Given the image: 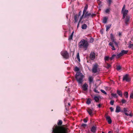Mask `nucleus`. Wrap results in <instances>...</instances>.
Masks as SVG:
<instances>
[{
  "label": "nucleus",
  "mask_w": 133,
  "mask_h": 133,
  "mask_svg": "<svg viewBox=\"0 0 133 133\" xmlns=\"http://www.w3.org/2000/svg\"><path fill=\"white\" fill-rule=\"evenodd\" d=\"M62 123V120H58L57 125H55L52 128L53 133H68V129L61 126Z\"/></svg>",
  "instance_id": "nucleus-1"
},
{
  "label": "nucleus",
  "mask_w": 133,
  "mask_h": 133,
  "mask_svg": "<svg viewBox=\"0 0 133 133\" xmlns=\"http://www.w3.org/2000/svg\"><path fill=\"white\" fill-rule=\"evenodd\" d=\"M89 45L88 42L84 39L81 40L78 44V46L81 48L83 49L84 50H86Z\"/></svg>",
  "instance_id": "nucleus-2"
},
{
  "label": "nucleus",
  "mask_w": 133,
  "mask_h": 133,
  "mask_svg": "<svg viewBox=\"0 0 133 133\" xmlns=\"http://www.w3.org/2000/svg\"><path fill=\"white\" fill-rule=\"evenodd\" d=\"M84 75L80 72H77L75 75V77L77 81L79 84H81L84 81Z\"/></svg>",
  "instance_id": "nucleus-3"
},
{
  "label": "nucleus",
  "mask_w": 133,
  "mask_h": 133,
  "mask_svg": "<svg viewBox=\"0 0 133 133\" xmlns=\"http://www.w3.org/2000/svg\"><path fill=\"white\" fill-rule=\"evenodd\" d=\"M123 112L127 116H129L130 117L133 116V114L131 113V112L127 108H123Z\"/></svg>",
  "instance_id": "nucleus-4"
},
{
  "label": "nucleus",
  "mask_w": 133,
  "mask_h": 133,
  "mask_svg": "<svg viewBox=\"0 0 133 133\" xmlns=\"http://www.w3.org/2000/svg\"><path fill=\"white\" fill-rule=\"evenodd\" d=\"M98 65L97 63H95L93 65L92 68V72L93 73H95L98 71Z\"/></svg>",
  "instance_id": "nucleus-5"
},
{
  "label": "nucleus",
  "mask_w": 133,
  "mask_h": 133,
  "mask_svg": "<svg viewBox=\"0 0 133 133\" xmlns=\"http://www.w3.org/2000/svg\"><path fill=\"white\" fill-rule=\"evenodd\" d=\"M128 52V50H122L121 52L117 55L116 58H118L121 57L123 56L124 55L127 54Z\"/></svg>",
  "instance_id": "nucleus-6"
},
{
  "label": "nucleus",
  "mask_w": 133,
  "mask_h": 133,
  "mask_svg": "<svg viewBox=\"0 0 133 133\" xmlns=\"http://www.w3.org/2000/svg\"><path fill=\"white\" fill-rule=\"evenodd\" d=\"M131 80V78L129 75L127 74L124 75L123 77V81H126L127 82H129Z\"/></svg>",
  "instance_id": "nucleus-7"
},
{
  "label": "nucleus",
  "mask_w": 133,
  "mask_h": 133,
  "mask_svg": "<svg viewBox=\"0 0 133 133\" xmlns=\"http://www.w3.org/2000/svg\"><path fill=\"white\" fill-rule=\"evenodd\" d=\"M61 54L63 57L67 59L69 57L68 54L66 51H62Z\"/></svg>",
  "instance_id": "nucleus-8"
},
{
  "label": "nucleus",
  "mask_w": 133,
  "mask_h": 133,
  "mask_svg": "<svg viewBox=\"0 0 133 133\" xmlns=\"http://www.w3.org/2000/svg\"><path fill=\"white\" fill-rule=\"evenodd\" d=\"M96 14H91V13H88V11L86 12L85 16V17H88L90 16L91 17H93L95 16H96Z\"/></svg>",
  "instance_id": "nucleus-9"
},
{
  "label": "nucleus",
  "mask_w": 133,
  "mask_h": 133,
  "mask_svg": "<svg viewBox=\"0 0 133 133\" xmlns=\"http://www.w3.org/2000/svg\"><path fill=\"white\" fill-rule=\"evenodd\" d=\"M95 53L93 52H91L90 55V57L92 60H94L95 58Z\"/></svg>",
  "instance_id": "nucleus-10"
},
{
  "label": "nucleus",
  "mask_w": 133,
  "mask_h": 133,
  "mask_svg": "<svg viewBox=\"0 0 133 133\" xmlns=\"http://www.w3.org/2000/svg\"><path fill=\"white\" fill-rule=\"evenodd\" d=\"M87 112H88L89 115H90L91 116H92L93 115V114L92 112V110L91 109L88 108L87 110Z\"/></svg>",
  "instance_id": "nucleus-11"
},
{
  "label": "nucleus",
  "mask_w": 133,
  "mask_h": 133,
  "mask_svg": "<svg viewBox=\"0 0 133 133\" xmlns=\"http://www.w3.org/2000/svg\"><path fill=\"white\" fill-rule=\"evenodd\" d=\"M106 119L109 124H110L112 122V121L110 117L109 116H108L106 117Z\"/></svg>",
  "instance_id": "nucleus-12"
},
{
  "label": "nucleus",
  "mask_w": 133,
  "mask_h": 133,
  "mask_svg": "<svg viewBox=\"0 0 133 133\" xmlns=\"http://www.w3.org/2000/svg\"><path fill=\"white\" fill-rule=\"evenodd\" d=\"M88 86L86 83L84 84L82 86L83 90L84 91H86L87 90Z\"/></svg>",
  "instance_id": "nucleus-13"
},
{
  "label": "nucleus",
  "mask_w": 133,
  "mask_h": 133,
  "mask_svg": "<svg viewBox=\"0 0 133 133\" xmlns=\"http://www.w3.org/2000/svg\"><path fill=\"white\" fill-rule=\"evenodd\" d=\"M88 79L89 82V84L90 85L91 84V83L93 82V78L92 76H90L89 78Z\"/></svg>",
  "instance_id": "nucleus-14"
},
{
  "label": "nucleus",
  "mask_w": 133,
  "mask_h": 133,
  "mask_svg": "<svg viewBox=\"0 0 133 133\" xmlns=\"http://www.w3.org/2000/svg\"><path fill=\"white\" fill-rule=\"evenodd\" d=\"M130 19V17L128 16H127L125 20V23L126 25H127L128 23V22Z\"/></svg>",
  "instance_id": "nucleus-15"
},
{
  "label": "nucleus",
  "mask_w": 133,
  "mask_h": 133,
  "mask_svg": "<svg viewBox=\"0 0 133 133\" xmlns=\"http://www.w3.org/2000/svg\"><path fill=\"white\" fill-rule=\"evenodd\" d=\"M117 93L121 97H122V91L119 90H117Z\"/></svg>",
  "instance_id": "nucleus-16"
},
{
  "label": "nucleus",
  "mask_w": 133,
  "mask_h": 133,
  "mask_svg": "<svg viewBox=\"0 0 133 133\" xmlns=\"http://www.w3.org/2000/svg\"><path fill=\"white\" fill-rule=\"evenodd\" d=\"M78 17V15L77 14L74 16V19L75 20L74 23H76L77 22Z\"/></svg>",
  "instance_id": "nucleus-17"
},
{
  "label": "nucleus",
  "mask_w": 133,
  "mask_h": 133,
  "mask_svg": "<svg viewBox=\"0 0 133 133\" xmlns=\"http://www.w3.org/2000/svg\"><path fill=\"white\" fill-rule=\"evenodd\" d=\"M96 128L94 126H93L91 128V131L93 132H95L96 131Z\"/></svg>",
  "instance_id": "nucleus-18"
},
{
  "label": "nucleus",
  "mask_w": 133,
  "mask_h": 133,
  "mask_svg": "<svg viewBox=\"0 0 133 133\" xmlns=\"http://www.w3.org/2000/svg\"><path fill=\"white\" fill-rule=\"evenodd\" d=\"M120 111H121L120 108L119 106H117L115 110L116 112L118 113Z\"/></svg>",
  "instance_id": "nucleus-19"
},
{
  "label": "nucleus",
  "mask_w": 133,
  "mask_h": 133,
  "mask_svg": "<svg viewBox=\"0 0 133 133\" xmlns=\"http://www.w3.org/2000/svg\"><path fill=\"white\" fill-rule=\"evenodd\" d=\"M109 45L111 46L112 47V50H115V48L114 46L113 45V43L112 42H110L109 44Z\"/></svg>",
  "instance_id": "nucleus-20"
},
{
  "label": "nucleus",
  "mask_w": 133,
  "mask_h": 133,
  "mask_svg": "<svg viewBox=\"0 0 133 133\" xmlns=\"http://www.w3.org/2000/svg\"><path fill=\"white\" fill-rule=\"evenodd\" d=\"M111 26V24H109L108 25H107L106 26V31H107L110 28Z\"/></svg>",
  "instance_id": "nucleus-21"
},
{
  "label": "nucleus",
  "mask_w": 133,
  "mask_h": 133,
  "mask_svg": "<svg viewBox=\"0 0 133 133\" xmlns=\"http://www.w3.org/2000/svg\"><path fill=\"white\" fill-rule=\"evenodd\" d=\"M108 20V18L107 17H105L103 20V23H106L107 22Z\"/></svg>",
  "instance_id": "nucleus-22"
},
{
  "label": "nucleus",
  "mask_w": 133,
  "mask_h": 133,
  "mask_svg": "<svg viewBox=\"0 0 133 133\" xmlns=\"http://www.w3.org/2000/svg\"><path fill=\"white\" fill-rule=\"evenodd\" d=\"M94 99L96 102H98L99 101V98L98 97L95 96L94 97Z\"/></svg>",
  "instance_id": "nucleus-23"
},
{
  "label": "nucleus",
  "mask_w": 133,
  "mask_h": 133,
  "mask_svg": "<svg viewBox=\"0 0 133 133\" xmlns=\"http://www.w3.org/2000/svg\"><path fill=\"white\" fill-rule=\"evenodd\" d=\"M87 28V25L86 24H84L82 25V28L83 29H85Z\"/></svg>",
  "instance_id": "nucleus-24"
},
{
  "label": "nucleus",
  "mask_w": 133,
  "mask_h": 133,
  "mask_svg": "<svg viewBox=\"0 0 133 133\" xmlns=\"http://www.w3.org/2000/svg\"><path fill=\"white\" fill-rule=\"evenodd\" d=\"M74 31H73L71 35L70 36H69L68 38V39L69 40H70L71 39H72L74 34Z\"/></svg>",
  "instance_id": "nucleus-25"
},
{
  "label": "nucleus",
  "mask_w": 133,
  "mask_h": 133,
  "mask_svg": "<svg viewBox=\"0 0 133 133\" xmlns=\"http://www.w3.org/2000/svg\"><path fill=\"white\" fill-rule=\"evenodd\" d=\"M124 95L125 98H127L128 97V93L127 92H125L124 94Z\"/></svg>",
  "instance_id": "nucleus-26"
},
{
  "label": "nucleus",
  "mask_w": 133,
  "mask_h": 133,
  "mask_svg": "<svg viewBox=\"0 0 133 133\" xmlns=\"http://www.w3.org/2000/svg\"><path fill=\"white\" fill-rule=\"evenodd\" d=\"M76 57L77 58V60L79 62L80 61V59L79 58V53L78 52L77 54Z\"/></svg>",
  "instance_id": "nucleus-27"
},
{
  "label": "nucleus",
  "mask_w": 133,
  "mask_h": 133,
  "mask_svg": "<svg viewBox=\"0 0 133 133\" xmlns=\"http://www.w3.org/2000/svg\"><path fill=\"white\" fill-rule=\"evenodd\" d=\"M116 56L117 55H116L115 54H113L112 55V56L110 58V59L111 60H112L115 57H116Z\"/></svg>",
  "instance_id": "nucleus-28"
},
{
  "label": "nucleus",
  "mask_w": 133,
  "mask_h": 133,
  "mask_svg": "<svg viewBox=\"0 0 133 133\" xmlns=\"http://www.w3.org/2000/svg\"><path fill=\"white\" fill-rule=\"evenodd\" d=\"M109 59H110V58L108 56H105L104 58L105 61H108Z\"/></svg>",
  "instance_id": "nucleus-29"
},
{
  "label": "nucleus",
  "mask_w": 133,
  "mask_h": 133,
  "mask_svg": "<svg viewBox=\"0 0 133 133\" xmlns=\"http://www.w3.org/2000/svg\"><path fill=\"white\" fill-rule=\"evenodd\" d=\"M128 12V10H125L122 12L123 13V14L126 15L127 14Z\"/></svg>",
  "instance_id": "nucleus-30"
},
{
  "label": "nucleus",
  "mask_w": 133,
  "mask_h": 133,
  "mask_svg": "<svg viewBox=\"0 0 133 133\" xmlns=\"http://www.w3.org/2000/svg\"><path fill=\"white\" fill-rule=\"evenodd\" d=\"M111 95L112 96L114 97L115 98H117L118 97L117 96V94H116L111 93Z\"/></svg>",
  "instance_id": "nucleus-31"
},
{
  "label": "nucleus",
  "mask_w": 133,
  "mask_h": 133,
  "mask_svg": "<svg viewBox=\"0 0 133 133\" xmlns=\"http://www.w3.org/2000/svg\"><path fill=\"white\" fill-rule=\"evenodd\" d=\"M110 10V8L107 9L105 10V12L106 13L109 14Z\"/></svg>",
  "instance_id": "nucleus-32"
},
{
  "label": "nucleus",
  "mask_w": 133,
  "mask_h": 133,
  "mask_svg": "<svg viewBox=\"0 0 133 133\" xmlns=\"http://www.w3.org/2000/svg\"><path fill=\"white\" fill-rule=\"evenodd\" d=\"M127 101L124 99H122L121 100V102L122 104H124L127 102Z\"/></svg>",
  "instance_id": "nucleus-33"
},
{
  "label": "nucleus",
  "mask_w": 133,
  "mask_h": 133,
  "mask_svg": "<svg viewBox=\"0 0 133 133\" xmlns=\"http://www.w3.org/2000/svg\"><path fill=\"white\" fill-rule=\"evenodd\" d=\"M128 47L129 48H131L132 49H133V44H130Z\"/></svg>",
  "instance_id": "nucleus-34"
},
{
  "label": "nucleus",
  "mask_w": 133,
  "mask_h": 133,
  "mask_svg": "<svg viewBox=\"0 0 133 133\" xmlns=\"http://www.w3.org/2000/svg\"><path fill=\"white\" fill-rule=\"evenodd\" d=\"M112 0H107V2L108 3L109 6H110L111 3L112 2Z\"/></svg>",
  "instance_id": "nucleus-35"
},
{
  "label": "nucleus",
  "mask_w": 133,
  "mask_h": 133,
  "mask_svg": "<svg viewBox=\"0 0 133 133\" xmlns=\"http://www.w3.org/2000/svg\"><path fill=\"white\" fill-rule=\"evenodd\" d=\"M79 68L77 67V66H76L75 67V70H74V71H77V72H78V71H79Z\"/></svg>",
  "instance_id": "nucleus-36"
},
{
  "label": "nucleus",
  "mask_w": 133,
  "mask_h": 133,
  "mask_svg": "<svg viewBox=\"0 0 133 133\" xmlns=\"http://www.w3.org/2000/svg\"><path fill=\"white\" fill-rule=\"evenodd\" d=\"M91 101L89 99H88L87 101V104H90Z\"/></svg>",
  "instance_id": "nucleus-37"
},
{
  "label": "nucleus",
  "mask_w": 133,
  "mask_h": 133,
  "mask_svg": "<svg viewBox=\"0 0 133 133\" xmlns=\"http://www.w3.org/2000/svg\"><path fill=\"white\" fill-rule=\"evenodd\" d=\"M94 41V39L91 37L90 39L89 42L91 43H92Z\"/></svg>",
  "instance_id": "nucleus-38"
},
{
  "label": "nucleus",
  "mask_w": 133,
  "mask_h": 133,
  "mask_svg": "<svg viewBox=\"0 0 133 133\" xmlns=\"http://www.w3.org/2000/svg\"><path fill=\"white\" fill-rule=\"evenodd\" d=\"M87 126V125L86 124L83 123L81 125V126L84 128H85Z\"/></svg>",
  "instance_id": "nucleus-39"
},
{
  "label": "nucleus",
  "mask_w": 133,
  "mask_h": 133,
  "mask_svg": "<svg viewBox=\"0 0 133 133\" xmlns=\"http://www.w3.org/2000/svg\"><path fill=\"white\" fill-rule=\"evenodd\" d=\"M101 91L104 94H105L106 95L107 94V93L104 90L102 89H101Z\"/></svg>",
  "instance_id": "nucleus-40"
},
{
  "label": "nucleus",
  "mask_w": 133,
  "mask_h": 133,
  "mask_svg": "<svg viewBox=\"0 0 133 133\" xmlns=\"http://www.w3.org/2000/svg\"><path fill=\"white\" fill-rule=\"evenodd\" d=\"M121 69V67L120 66H118L117 67L116 69L117 70H118Z\"/></svg>",
  "instance_id": "nucleus-41"
},
{
  "label": "nucleus",
  "mask_w": 133,
  "mask_h": 133,
  "mask_svg": "<svg viewBox=\"0 0 133 133\" xmlns=\"http://www.w3.org/2000/svg\"><path fill=\"white\" fill-rule=\"evenodd\" d=\"M110 65L108 63H107V66L106 67L108 69L110 68Z\"/></svg>",
  "instance_id": "nucleus-42"
},
{
  "label": "nucleus",
  "mask_w": 133,
  "mask_h": 133,
  "mask_svg": "<svg viewBox=\"0 0 133 133\" xmlns=\"http://www.w3.org/2000/svg\"><path fill=\"white\" fill-rule=\"evenodd\" d=\"M114 100H111L110 102V103L111 105L114 104Z\"/></svg>",
  "instance_id": "nucleus-43"
},
{
  "label": "nucleus",
  "mask_w": 133,
  "mask_h": 133,
  "mask_svg": "<svg viewBox=\"0 0 133 133\" xmlns=\"http://www.w3.org/2000/svg\"><path fill=\"white\" fill-rule=\"evenodd\" d=\"M130 98L133 99V92L131 93L130 96Z\"/></svg>",
  "instance_id": "nucleus-44"
},
{
  "label": "nucleus",
  "mask_w": 133,
  "mask_h": 133,
  "mask_svg": "<svg viewBox=\"0 0 133 133\" xmlns=\"http://www.w3.org/2000/svg\"><path fill=\"white\" fill-rule=\"evenodd\" d=\"M94 91L95 92L97 93H99V92H98V90H97L96 89V88H94Z\"/></svg>",
  "instance_id": "nucleus-45"
},
{
  "label": "nucleus",
  "mask_w": 133,
  "mask_h": 133,
  "mask_svg": "<svg viewBox=\"0 0 133 133\" xmlns=\"http://www.w3.org/2000/svg\"><path fill=\"white\" fill-rule=\"evenodd\" d=\"M125 5H124L123 6V8H122V12L123 11H124V10H125L124 9H125Z\"/></svg>",
  "instance_id": "nucleus-46"
},
{
  "label": "nucleus",
  "mask_w": 133,
  "mask_h": 133,
  "mask_svg": "<svg viewBox=\"0 0 133 133\" xmlns=\"http://www.w3.org/2000/svg\"><path fill=\"white\" fill-rule=\"evenodd\" d=\"M110 38H111H111H114V35L112 34H110Z\"/></svg>",
  "instance_id": "nucleus-47"
},
{
  "label": "nucleus",
  "mask_w": 133,
  "mask_h": 133,
  "mask_svg": "<svg viewBox=\"0 0 133 133\" xmlns=\"http://www.w3.org/2000/svg\"><path fill=\"white\" fill-rule=\"evenodd\" d=\"M86 11L87 10L84 9L83 12V15H84L85 14L86 12Z\"/></svg>",
  "instance_id": "nucleus-48"
},
{
  "label": "nucleus",
  "mask_w": 133,
  "mask_h": 133,
  "mask_svg": "<svg viewBox=\"0 0 133 133\" xmlns=\"http://www.w3.org/2000/svg\"><path fill=\"white\" fill-rule=\"evenodd\" d=\"M113 43L115 44V45L116 46L118 47V44L116 41H115Z\"/></svg>",
  "instance_id": "nucleus-49"
},
{
  "label": "nucleus",
  "mask_w": 133,
  "mask_h": 133,
  "mask_svg": "<svg viewBox=\"0 0 133 133\" xmlns=\"http://www.w3.org/2000/svg\"><path fill=\"white\" fill-rule=\"evenodd\" d=\"M110 111L111 112H112L114 111V109L112 107H110Z\"/></svg>",
  "instance_id": "nucleus-50"
},
{
  "label": "nucleus",
  "mask_w": 133,
  "mask_h": 133,
  "mask_svg": "<svg viewBox=\"0 0 133 133\" xmlns=\"http://www.w3.org/2000/svg\"><path fill=\"white\" fill-rule=\"evenodd\" d=\"M88 5L87 4V5H86L85 6V8H84V9L86 10H87L88 9Z\"/></svg>",
  "instance_id": "nucleus-51"
},
{
  "label": "nucleus",
  "mask_w": 133,
  "mask_h": 133,
  "mask_svg": "<svg viewBox=\"0 0 133 133\" xmlns=\"http://www.w3.org/2000/svg\"><path fill=\"white\" fill-rule=\"evenodd\" d=\"M83 121L85 123H86L87 122L88 120L86 118H84L83 119Z\"/></svg>",
  "instance_id": "nucleus-52"
},
{
  "label": "nucleus",
  "mask_w": 133,
  "mask_h": 133,
  "mask_svg": "<svg viewBox=\"0 0 133 133\" xmlns=\"http://www.w3.org/2000/svg\"><path fill=\"white\" fill-rule=\"evenodd\" d=\"M111 39V40L112 42V43H113L115 41V40H114V38H112Z\"/></svg>",
  "instance_id": "nucleus-53"
},
{
  "label": "nucleus",
  "mask_w": 133,
  "mask_h": 133,
  "mask_svg": "<svg viewBox=\"0 0 133 133\" xmlns=\"http://www.w3.org/2000/svg\"><path fill=\"white\" fill-rule=\"evenodd\" d=\"M84 15H83V14L80 17V19H81V20L82 19V18H83V16H84Z\"/></svg>",
  "instance_id": "nucleus-54"
},
{
  "label": "nucleus",
  "mask_w": 133,
  "mask_h": 133,
  "mask_svg": "<svg viewBox=\"0 0 133 133\" xmlns=\"http://www.w3.org/2000/svg\"><path fill=\"white\" fill-rule=\"evenodd\" d=\"M84 15H83V14L80 17V19H81V20L82 19V18H83V16H84Z\"/></svg>",
  "instance_id": "nucleus-55"
},
{
  "label": "nucleus",
  "mask_w": 133,
  "mask_h": 133,
  "mask_svg": "<svg viewBox=\"0 0 133 133\" xmlns=\"http://www.w3.org/2000/svg\"><path fill=\"white\" fill-rule=\"evenodd\" d=\"M84 15H83V14L80 17V19H81V20L82 19V18H83V16H84Z\"/></svg>",
  "instance_id": "nucleus-56"
},
{
  "label": "nucleus",
  "mask_w": 133,
  "mask_h": 133,
  "mask_svg": "<svg viewBox=\"0 0 133 133\" xmlns=\"http://www.w3.org/2000/svg\"><path fill=\"white\" fill-rule=\"evenodd\" d=\"M84 15H83V14L80 17V19H81V20L82 19V18H83V16H84Z\"/></svg>",
  "instance_id": "nucleus-57"
},
{
  "label": "nucleus",
  "mask_w": 133,
  "mask_h": 133,
  "mask_svg": "<svg viewBox=\"0 0 133 133\" xmlns=\"http://www.w3.org/2000/svg\"><path fill=\"white\" fill-rule=\"evenodd\" d=\"M82 14V11H80L79 13L78 16L79 17V16H80Z\"/></svg>",
  "instance_id": "nucleus-58"
},
{
  "label": "nucleus",
  "mask_w": 133,
  "mask_h": 133,
  "mask_svg": "<svg viewBox=\"0 0 133 133\" xmlns=\"http://www.w3.org/2000/svg\"><path fill=\"white\" fill-rule=\"evenodd\" d=\"M126 16V15L123 14V17L122 18L123 19H124L125 17Z\"/></svg>",
  "instance_id": "nucleus-59"
},
{
  "label": "nucleus",
  "mask_w": 133,
  "mask_h": 133,
  "mask_svg": "<svg viewBox=\"0 0 133 133\" xmlns=\"http://www.w3.org/2000/svg\"><path fill=\"white\" fill-rule=\"evenodd\" d=\"M82 20L80 19H79V20L78 23H80L81 22V23H83V21L81 22Z\"/></svg>",
  "instance_id": "nucleus-60"
},
{
  "label": "nucleus",
  "mask_w": 133,
  "mask_h": 133,
  "mask_svg": "<svg viewBox=\"0 0 133 133\" xmlns=\"http://www.w3.org/2000/svg\"><path fill=\"white\" fill-rule=\"evenodd\" d=\"M118 35L119 36H120L121 35V33L120 32H119L118 34Z\"/></svg>",
  "instance_id": "nucleus-61"
},
{
  "label": "nucleus",
  "mask_w": 133,
  "mask_h": 133,
  "mask_svg": "<svg viewBox=\"0 0 133 133\" xmlns=\"http://www.w3.org/2000/svg\"><path fill=\"white\" fill-rule=\"evenodd\" d=\"M98 107L99 108L100 107H101V104H98Z\"/></svg>",
  "instance_id": "nucleus-62"
},
{
  "label": "nucleus",
  "mask_w": 133,
  "mask_h": 133,
  "mask_svg": "<svg viewBox=\"0 0 133 133\" xmlns=\"http://www.w3.org/2000/svg\"><path fill=\"white\" fill-rule=\"evenodd\" d=\"M79 23H78V24L77 26V28H78L79 27Z\"/></svg>",
  "instance_id": "nucleus-63"
},
{
  "label": "nucleus",
  "mask_w": 133,
  "mask_h": 133,
  "mask_svg": "<svg viewBox=\"0 0 133 133\" xmlns=\"http://www.w3.org/2000/svg\"><path fill=\"white\" fill-rule=\"evenodd\" d=\"M110 132H111V133H112V132L111 131H109L108 132V133H110Z\"/></svg>",
  "instance_id": "nucleus-64"
}]
</instances>
